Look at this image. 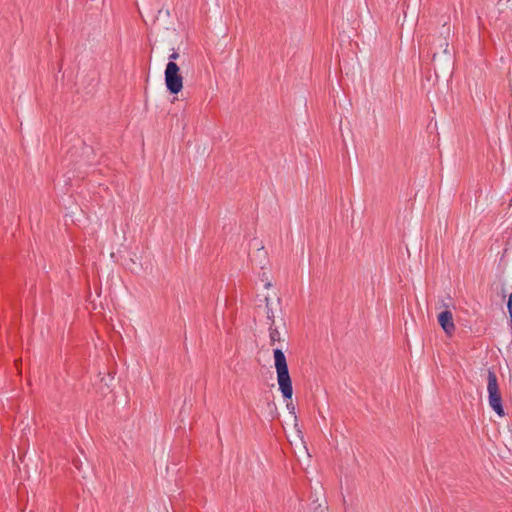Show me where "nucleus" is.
Segmentation results:
<instances>
[{
  "label": "nucleus",
  "instance_id": "f257e3e1",
  "mask_svg": "<svg viewBox=\"0 0 512 512\" xmlns=\"http://www.w3.org/2000/svg\"><path fill=\"white\" fill-rule=\"evenodd\" d=\"M274 365L277 373L279 390L285 400H291L293 395L292 380L289 374L287 360L281 349H274Z\"/></svg>",
  "mask_w": 512,
  "mask_h": 512
},
{
  "label": "nucleus",
  "instance_id": "f03ea898",
  "mask_svg": "<svg viewBox=\"0 0 512 512\" xmlns=\"http://www.w3.org/2000/svg\"><path fill=\"white\" fill-rule=\"evenodd\" d=\"M487 391L490 407L498 416L503 417L505 412L502 406V397L499 392L498 380L495 372L491 369H488L487 374Z\"/></svg>",
  "mask_w": 512,
  "mask_h": 512
},
{
  "label": "nucleus",
  "instance_id": "7ed1b4c3",
  "mask_svg": "<svg viewBox=\"0 0 512 512\" xmlns=\"http://www.w3.org/2000/svg\"><path fill=\"white\" fill-rule=\"evenodd\" d=\"M165 85L171 94H178L183 88V77L176 62H168L164 72Z\"/></svg>",
  "mask_w": 512,
  "mask_h": 512
},
{
  "label": "nucleus",
  "instance_id": "20e7f679",
  "mask_svg": "<svg viewBox=\"0 0 512 512\" xmlns=\"http://www.w3.org/2000/svg\"><path fill=\"white\" fill-rule=\"evenodd\" d=\"M438 322L447 335H452L455 331L453 315L451 311L445 310L438 315Z\"/></svg>",
  "mask_w": 512,
  "mask_h": 512
},
{
  "label": "nucleus",
  "instance_id": "39448f33",
  "mask_svg": "<svg viewBox=\"0 0 512 512\" xmlns=\"http://www.w3.org/2000/svg\"><path fill=\"white\" fill-rule=\"evenodd\" d=\"M444 31L442 34L444 35L442 38H439L437 40V43L433 42V45H435V52H433V59L435 58L437 51L441 50L444 54H449V43H448V36L450 34V26H443Z\"/></svg>",
  "mask_w": 512,
  "mask_h": 512
},
{
  "label": "nucleus",
  "instance_id": "423d86ee",
  "mask_svg": "<svg viewBox=\"0 0 512 512\" xmlns=\"http://www.w3.org/2000/svg\"><path fill=\"white\" fill-rule=\"evenodd\" d=\"M269 338H270V344L274 345L276 342H280V332L274 325H269Z\"/></svg>",
  "mask_w": 512,
  "mask_h": 512
},
{
  "label": "nucleus",
  "instance_id": "0eeeda50",
  "mask_svg": "<svg viewBox=\"0 0 512 512\" xmlns=\"http://www.w3.org/2000/svg\"><path fill=\"white\" fill-rule=\"evenodd\" d=\"M266 314H267V319L270 321V324L269 325H274L275 324V320H274V312L273 310L269 307V299L266 298Z\"/></svg>",
  "mask_w": 512,
  "mask_h": 512
},
{
  "label": "nucleus",
  "instance_id": "6e6552de",
  "mask_svg": "<svg viewBox=\"0 0 512 512\" xmlns=\"http://www.w3.org/2000/svg\"><path fill=\"white\" fill-rule=\"evenodd\" d=\"M313 512H328V510L325 505L319 503L317 505L314 504Z\"/></svg>",
  "mask_w": 512,
  "mask_h": 512
},
{
  "label": "nucleus",
  "instance_id": "1a4fd4ad",
  "mask_svg": "<svg viewBox=\"0 0 512 512\" xmlns=\"http://www.w3.org/2000/svg\"><path fill=\"white\" fill-rule=\"evenodd\" d=\"M179 57H180L179 53L176 51H173V53H171L168 57V59H169L168 62H175Z\"/></svg>",
  "mask_w": 512,
  "mask_h": 512
},
{
  "label": "nucleus",
  "instance_id": "9d476101",
  "mask_svg": "<svg viewBox=\"0 0 512 512\" xmlns=\"http://www.w3.org/2000/svg\"><path fill=\"white\" fill-rule=\"evenodd\" d=\"M507 308H508V310H511V308H512V293L509 296V299L507 302Z\"/></svg>",
  "mask_w": 512,
  "mask_h": 512
},
{
  "label": "nucleus",
  "instance_id": "9b49d317",
  "mask_svg": "<svg viewBox=\"0 0 512 512\" xmlns=\"http://www.w3.org/2000/svg\"><path fill=\"white\" fill-rule=\"evenodd\" d=\"M287 408H288V410H290L292 413H294V409H295V407H294V405H293L292 403H287Z\"/></svg>",
  "mask_w": 512,
  "mask_h": 512
},
{
  "label": "nucleus",
  "instance_id": "f8f14e48",
  "mask_svg": "<svg viewBox=\"0 0 512 512\" xmlns=\"http://www.w3.org/2000/svg\"><path fill=\"white\" fill-rule=\"evenodd\" d=\"M508 312H509V315H510V322H512V308H511V310H508Z\"/></svg>",
  "mask_w": 512,
  "mask_h": 512
}]
</instances>
